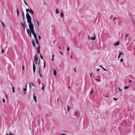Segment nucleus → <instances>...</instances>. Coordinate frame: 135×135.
Returning <instances> with one entry per match:
<instances>
[{
    "instance_id": "obj_4",
    "label": "nucleus",
    "mask_w": 135,
    "mask_h": 135,
    "mask_svg": "<svg viewBox=\"0 0 135 135\" xmlns=\"http://www.w3.org/2000/svg\"><path fill=\"white\" fill-rule=\"evenodd\" d=\"M35 60L34 62H35V64H37V62L38 60V57L36 55L35 57Z\"/></svg>"
},
{
    "instance_id": "obj_41",
    "label": "nucleus",
    "mask_w": 135,
    "mask_h": 135,
    "mask_svg": "<svg viewBox=\"0 0 135 135\" xmlns=\"http://www.w3.org/2000/svg\"><path fill=\"white\" fill-rule=\"evenodd\" d=\"M114 99L115 100H117L118 99L117 98H114Z\"/></svg>"
},
{
    "instance_id": "obj_54",
    "label": "nucleus",
    "mask_w": 135,
    "mask_h": 135,
    "mask_svg": "<svg viewBox=\"0 0 135 135\" xmlns=\"http://www.w3.org/2000/svg\"><path fill=\"white\" fill-rule=\"evenodd\" d=\"M97 71H98L99 70V69H97Z\"/></svg>"
},
{
    "instance_id": "obj_3",
    "label": "nucleus",
    "mask_w": 135,
    "mask_h": 135,
    "mask_svg": "<svg viewBox=\"0 0 135 135\" xmlns=\"http://www.w3.org/2000/svg\"><path fill=\"white\" fill-rule=\"evenodd\" d=\"M21 23L22 25V26L23 27V31H25V26L26 25V24L25 23V22L24 21L23 23L22 22H21Z\"/></svg>"
},
{
    "instance_id": "obj_57",
    "label": "nucleus",
    "mask_w": 135,
    "mask_h": 135,
    "mask_svg": "<svg viewBox=\"0 0 135 135\" xmlns=\"http://www.w3.org/2000/svg\"><path fill=\"white\" fill-rule=\"evenodd\" d=\"M116 18H115H115H114L113 19V20H114H114H115Z\"/></svg>"
},
{
    "instance_id": "obj_9",
    "label": "nucleus",
    "mask_w": 135,
    "mask_h": 135,
    "mask_svg": "<svg viewBox=\"0 0 135 135\" xmlns=\"http://www.w3.org/2000/svg\"><path fill=\"white\" fill-rule=\"evenodd\" d=\"M32 42L33 46L35 47V44L34 40H33Z\"/></svg>"
},
{
    "instance_id": "obj_60",
    "label": "nucleus",
    "mask_w": 135,
    "mask_h": 135,
    "mask_svg": "<svg viewBox=\"0 0 135 135\" xmlns=\"http://www.w3.org/2000/svg\"><path fill=\"white\" fill-rule=\"evenodd\" d=\"M59 49H61V47H59Z\"/></svg>"
},
{
    "instance_id": "obj_59",
    "label": "nucleus",
    "mask_w": 135,
    "mask_h": 135,
    "mask_svg": "<svg viewBox=\"0 0 135 135\" xmlns=\"http://www.w3.org/2000/svg\"><path fill=\"white\" fill-rule=\"evenodd\" d=\"M35 102H36V99H35Z\"/></svg>"
},
{
    "instance_id": "obj_1",
    "label": "nucleus",
    "mask_w": 135,
    "mask_h": 135,
    "mask_svg": "<svg viewBox=\"0 0 135 135\" xmlns=\"http://www.w3.org/2000/svg\"><path fill=\"white\" fill-rule=\"evenodd\" d=\"M26 18L27 19V22L28 23V26L30 30V31L31 32L34 31L33 26L31 22V17L27 12L26 14Z\"/></svg>"
},
{
    "instance_id": "obj_17",
    "label": "nucleus",
    "mask_w": 135,
    "mask_h": 135,
    "mask_svg": "<svg viewBox=\"0 0 135 135\" xmlns=\"http://www.w3.org/2000/svg\"><path fill=\"white\" fill-rule=\"evenodd\" d=\"M42 84L43 85L42 87V89L43 91L44 90V85L42 83Z\"/></svg>"
},
{
    "instance_id": "obj_10",
    "label": "nucleus",
    "mask_w": 135,
    "mask_h": 135,
    "mask_svg": "<svg viewBox=\"0 0 135 135\" xmlns=\"http://www.w3.org/2000/svg\"><path fill=\"white\" fill-rule=\"evenodd\" d=\"M56 72L55 69H54V75L56 76Z\"/></svg>"
},
{
    "instance_id": "obj_27",
    "label": "nucleus",
    "mask_w": 135,
    "mask_h": 135,
    "mask_svg": "<svg viewBox=\"0 0 135 135\" xmlns=\"http://www.w3.org/2000/svg\"><path fill=\"white\" fill-rule=\"evenodd\" d=\"M29 30L28 29H27V33H28V35H29Z\"/></svg>"
},
{
    "instance_id": "obj_5",
    "label": "nucleus",
    "mask_w": 135,
    "mask_h": 135,
    "mask_svg": "<svg viewBox=\"0 0 135 135\" xmlns=\"http://www.w3.org/2000/svg\"><path fill=\"white\" fill-rule=\"evenodd\" d=\"M35 64L34 63H33V71L34 73H35Z\"/></svg>"
},
{
    "instance_id": "obj_19",
    "label": "nucleus",
    "mask_w": 135,
    "mask_h": 135,
    "mask_svg": "<svg viewBox=\"0 0 135 135\" xmlns=\"http://www.w3.org/2000/svg\"><path fill=\"white\" fill-rule=\"evenodd\" d=\"M12 91L13 93H14L15 92L14 91V87L13 86L12 87Z\"/></svg>"
},
{
    "instance_id": "obj_14",
    "label": "nucleus",
    "mask_w": 135,
    "mask_h": 135,
    "mask_svg": "<svg viewBox=\"0 0 135 135\" xmlns=\"http://www.w3.org/2000/svg\"><path fill=\"white\" fill-rule=\"evenodd\" d=\"M123 53H122V52H120V53H119V56H118V59H119L120 57V55H123Z\"/></svg>"
},
{
    "instance_id": "obj_43",
    "label": "nucleus",
    "mask_w": 135,
    "mask_h": 135,
    "mask_svg": "<svg viewBox=\"0 0 135 135\" xmlns=\"http://www.w3.org/2000/svg\"><path fill=\"white\" fill-rule=\"evenodd\" d=\"M2 53L3 54V53L4 52V51H3V49H2Z\"/></svg>"
},
{
    "instance_id": "obj_24",
    "label": "nucleus",
    "mask_w": 135,
    "mask_h": 135,
    "mask_svg": "<svg viewBox=\"0 0 135 135\" xmlns=\"http://www.w3.org/2000/svg\"><path fill=\"white\" fill-rule=\"evenodd\" d=\"M38 72L39 74L41 73H40V68H39V69H38Z\"/></svg>"
},
{
    "instance_id": "obj_34",
    "label": "nucleus",
    "mask_w": 135,
    "mask_h": 135,
    "mask_svg": "<svg viewBox=\"0 0 135 135\" xmlns=\"http://www.w3.org/2000/svg\"><path fill=\"white\" fill-rule=\"evenodd\" d=\"M40 57H41V58L42 59V60H43V57L41 55H40Z\"/></svg>"
},
{
    "instance_id": "obj_62",
    "label": "nucleus",
    "mask_w": 135,
    "mask_h": 135,
    "mask_svg": "<svg viewBox=\"0 0 135 135\" xmlns=\"http://www.w3.org/2000/svg\"><path fill=\"white\" fill-rule=\"evenodd\" d=\"M68 88H69V89H70V86H69V87H68Z\"/></svg>"
},
{
    "instance_id": "obj_18",
    "label": "nucleus",
    "mask_w": 135,
    "mask_h": 135,
    "mask_svg": "<svg viewBox=\"0 0 135 135\" xmlns=\"http://www.w3.org/2000/svg\"><path fill=\"white\" fill-rule=\"evenodd\" d=\"M27 85H26V86L25 88H24V89H23V91H26V90H27Z\"/></svg>"
},
{
    "instance_id": "obj_37",
    "label": "nucleus",
    "mask_w": 135,
    "mask_h": 135,
    "mask_svg": "<svg viewBox=\"0 0 135 135\" xmlns=\"http://www.w3.org/2000/svg\"><path fill=\"white\" fill-rule=\"evenodd\" d=\"M118 89L120 91H122V90L121 89H120V88L119 87L118 88Z\"/></svg>"
},
{
    "instance_id": "obj_32",
    "label": "nucleus",
    "mask_w": 135,
    "mask_h": 135,
    "mask_svg": "<svg viewBox=\"0 0 135 135\" xmlns=\"http://www.w3.org/2000/svg\"><path fill=\"white\" fill-rule=\"evenodd\" d=\"M2 101H3V103H5V100L4 99H2Z\"/></svg>"
},
{
    "instance_id": "obj_38",
    "label": "nucleus",
    "mask_w": 135,
    "mask_h": 135,
    "mask_svg": "<svg viewBox=\"0 0 135 135\" xmlns=\"http://www.w3.org/2000/svg\"><path fill=\"white\" fill-rule=\"evenodd\" d=\"M9 135H14V134H13L11 133L10 132H9Z\"/></svg>"
},
{
    "instance_id": "obj_21",
    "label": "nucleus",
    "mask_w": 135,
    "mask_h": 135,
    "mask_svg": "<svg viewBox=\"0 0 135 135\" xmlns=\"http://www.w3.org/2000/svg\"><path fill=\"white\" fill-rule=\"evenodd\" d=\"M61 17L62 18L63 17V14L62 13H61Z\"/></svg>"
},
{
    "instance_id": "obj_20",
    "label": "nucleus",
    "mask_w": 135,
    "mask_h": 135,
    "mask_svg": "<svg viewBox=\"0 0 135 135\" xmlns=\"http://www.w3.org/2000/svg\"><path fill=\"white\" fill-rule=\"evenodd\" d=\"M45 61H44V68H45Z\"/></svg>"
},
{
    "instance_id": "obj_56",
    "label": "nucleus",
    "mask_w": 135,
    "mask_h": 135,
    "mask_svg": "<svg viewBox=\"0 0 135 135\" xmlns=\"http://www.w3.org/2000/svg\"><path fill=\"white\" fill-rule=\"evenodd\" d=\"M129 82L130 83H131L132 82V81L131 80H129Z\"/></svg>"
},
{
    "instance_id": "obj_16",
    "label": "nucleus",
    "mask_w": 135,
    "mask_h": 135,
    "mask_svg": "<svg viewBox=\"0 0 135 135\" xmlns=\"http://www.w3.org/2000/svg\"><path fill=\"white\" fill-rule=\"evenodd\" d=\"M55 12L56 14H58L59 13V11L58 9H56Z\"/></svg>"
},
{
    "instance_id": "obj_47",
    "label": "nucleus",
    "mask_w": 135,
    "mask_h": 135,
    "mask_svg": "<svg viewBox=\"0 0 135 135\" xmlns=\"http://www.w3.org/2000/svg\"><path fill=\"white\" fill-rule=\"evenodd\" d=\"M99 66L101 67L103 69L104 68L102 65H100Z\"/></svg>"
},
{
    "instance_id": "obj_35",
    "label": "nucleus",
    "mask_w": 135,
    "mask_h": 135,
    "mask_svg": "<svg viewBox=\"0 0 135 135\" xmlns=\"http://www.w3.org/2000/svg\"><path fill=\"white\" fill-rule=\"evenodd\" d=\"M2 24L3 25V26L5 28V25L2 22Z\"/></svg>"
},
{
    "instance_id": "obj_6",
    "label": "nucleus",
    "mask_w": 135,
    "mask_h": 135,
    "mask_svg": "<svg viewBox=\"0 0 135 135\" xmlns=\"http://www.w3.org/2000/svg\"><path fill=\"white\" fill-rule=\"evenodd\" d=\"M31 85L32 86H33L34 87L35 86V85L33 83H29V87L30 88L31 87Z\"/></svg>"
},
{
    "instance_id": "obj_8",
    "label": "nucleus",
    "mask_w": 135,
    "mask_h": 135,
    "mask_svg": "<svg viewBox=\"0 0 135 135\" xmlns=\"http://www.w3.org/2000/svg\"><path fill=\"white\" fill-rule=\"evenodd\" d=\"M120 42H117L115 43H114V45L115 46H116L117 45H118L119 44Z\"/></svg>"
},
{
    "instance_id": "obj_25",
    "label": "nucleus",
    "mask_w": 135,
    "mask_h": 135,
    "mask_svg": "<svg viewBox=\"0 0 135 135\" xmlns=\"http://www.w3.org/2000/svg\"><path fill=\"white\" fill-rule=\"evenodd\" d=\"M34 37L35 40H36V39H37V37L36 35L35 36H34Z\"/></svg>"
},
{
    "instance_id": "obj_44",
    "label": "nucleus",
    "mask_w": 135,
    "mask_h": 135,
    "mask_svg": "<svg viewBox=\"0 0 135 135\" xmlns=\"http://www.w3.org/2000/svg\"><path fill=\"white\" fill-rule=\"evenodd\" d=\"M24 3H25V4L27 6V3H26V2L25 1H24Z\"/></svg>"
},
{
    "instance_id": "obj_22",
    "label": "nucleus",
    "mask_w": 135,
    "mask_h": 135,
    "mask_svg": "<svg viewBox=\"0 0 135 135\" xmlns=\"http://www.w3.org/2000/svg\"><path fill=\"white\" fill-rule=\"evenodd\" d=\"M78 113L77 111H75L74 112L75 116H76V115Z\"/></svg>"
},
{
    "instance_id": "obj_23",
    "label": "nucleus",
    "mask_w": 135,
    "mask_h": 135,
    "mask_svg": "<svg viewBox=\"0 0 135 135\" xmlns=\"http://www.w3.org/2000/svg\"><path fill=\"white\" fill-rule=\"evenodd\" d=\"M129 88V86H125L124 87V89H127V88Z\"/></svg>"
},
{
    "instance_id": "obj_61",
    "label": "nucleus",
    "mask_w": 135,
    "mask_h": 135,
    "mask_svg": "<svg viewBox=\"0 0 135 135\" xmlns=\"http://www.w3.org/2000/svg\"><path fill=\"white\" fill-rule=\"evenodd\" d=\"M62 134L63 135H66V134Z\"/></svg>"
},
{
    "instance_id": "obj_51",
    "label": "nucleus",
    "mask_w": 135,
    "mask_h": 135,
    "mask_svg": "<svg viewBox=\"0 0 135 135\" xmlns=\"http://www.w3.org/2000/svg\"><path fill=\"white\" fill-rule=\"evenodd\" d=\"M92 73H90V77H91V75H92Z\"/></svg>"
},
{
    "instance_id": "obj_52",
    "label": "nucleus",
    "mask_w": 135,
    "mask_h": 135,
    "mask_svg": "<svg viewBox=\"0 0 135 135\" xmlns=\"http://www.w3.org/2000/svg\"><path fill=\"white\" fill-rule=\"evenodd\" d=\"M74 71L75 72H76V69L75 68L74 69Z\"/></svg>"
},
{
    "instance_id": "obj_39",
    "label": "nucleus",
    "mask_w": 135,
    "mask_h": 135,
    "mask_svg": "<svg viewBox=\"0 0 135 135\" xmlns=\"http://www.w3.org/2000/svg\"><path fill=\"white\" fill-rule=\"evenodd\" d=\"M38 37L39 39V40L41 39V38L40 36H39V35L38 36Z\"/></svg>"
},
{
    "instance_id": "obj_36",
    "label": "nucleus",
    "mask_w": 135,
    "mask_h": 135,
    "mask_svg": "<svg viewBox=\"0 0 135 135\" xmlns=\"http://www.w3.org/2000/svg\"><path fill=\"white\" fill-rule=\"evenodd\" d=\"M93 93V90H91V91H90V94H92Z\"/></svg>"
},
{
    "instance_id": "obj_26",
    "label": "nucleus",
    "mask_w": 135,
    "mask_h": 135,
    "mask_svg": "<svg viewBox=\"0 0 135 135\" xmlns=\"http://www.w3.org/2000/svg\"><path fill=\"white\" fill-rule=\"evenodd\" d=\"M67 107L68 108V111L69 112V111L70 108L69 107V106L68 105H67Z\"/></svg>"
},
{
    "instance_id": "obj_28",
    "label": "nucleus",
    "mask_w": 135,
    "mask_h": 135,
    "mask_svg": "<svg viewBox=\"0 0 135 135\" xmlns=\"http://www.w3.org/2000/svg\"><path fill=\"white\" fill-rule=\"evenodd\" d=\"M59 52L60 53V54L63 55V53L62 52H61V51H59Z\"/></svg>"
},
{
    "instance_id": "obj_50",
    "label": "nucleus",
    "mask_w": 135,
    "mask_h": 135,
    "mask_svg": "<svg viewBox=\"0 0 135 135\" xmlns=\"http://www.w3.org/2000/svg\"><path fill=\"white\" fill-rule=\"evenodd\" d=\"M103 69L104 71H107V70L106 69L104 68H103Z\"/></svg>"
},
{
    "instance_id": "obj_33",
    "label": "nucleus",
    "mask_w": 135,
    "mask_h": 135,
    "mask_svg": "<svg viewBox=\"0 0 135 135\" xmlns=\"http://www.w3.org/2000/svg\"><path fill=\"white\" fill-rule=\"evenodd\" d=\"M33 99H36V97L35 96V94L34 93V96H33Z\"/></svg>"
},
{
    "instance_id": "obj_64",
    "label": "nucleus",
    "mask_w": 135,
    "mask_h": 135,
    "mask_svg": "<svg viewBox=\"0 0 135 135\" xmlns=\"http://www.w3.org/2000/svg\"><path fill=\"white\" fill-rule=\"evenodd\" d=\"M6 135H9V134L8 133H7L6 134Z\"/></svg>"
},
{
    "instance_id": "obj_29",
    "label": "nucleus",
    "mask_w": 135,
    "mask_h": 135,
    "mask_svg": "<svg viewBox=\"0 0 135 135\" xmlns=\"http://www.w3.org/2000/svg\"><path fill=\"white\" fill-rule=\"evenodd\" d=\"M54 55H52V60L53 61L54 60Z\"/></svg>"
},
{
    "instance_id": "obj_7",
    "label": "nucleus",
    "mask_w": 135,
    "mask_h": 135,
    "mask_svg": "<svg viewBox=\"0 0 135 135\" xmlns=\"http://www.w3.org/2000/svg\"><path fill=\"white\" fill-rule=\"evenodd\" d=\"M40 45H38V47H37V51L38 53V54L40 53Z\"/></svg>"
},
{
    "instance_id": "obj_30",
    "label": "nucleus",
    "mask_w": 135,
    "mask_h": 135,
    "mask_svg": "<svg viewBox=\"0 0 135 135\" xmlns=\"http://www.w3.org/2000/svg\"><path fill=\"white\" fill-rule=\"evenodd\" d=\"M36 22L37 24V26H39V23H38V21L37 20H36Z\"/></svg>"
},
{
    "instance_id": "obj_58",
    "label": "nucleus",
    "mask_w": 135,
    "mask_h": 135,
    "mask_svg": "<svg viewBox=\"0 0 135 135\" xmlns=\"http://www.w3.org/2000/svg\"><path fill=\"white\" fill-rule=\"evenodd\" d=\"M71 59H73V57H72V55H71Z\"/></svg>"
},
{
    "instance_id": "obj_45",
    "label": "nucleus",
    "mask_w": 135,
    "mask_h": 135,
    "mask_svg": "<svg viewBox=\"0 0 135 135\" xmlns=\"http://www.w3.org/2000/svg\"><path fill=\"white\" fill-rule=\"evenodd\" d=\"M39 74V75H40V77L41 78H42V75H41V73L40 74Z\"/></svg>"
},
{
    "instance_id": "obj_31",
    "label": "nucleus",
    "mask_w": 135,
    "mask_h": 135,
    "mask_svg": "<svg viewBox=\"0 0 135 135\" xmlns=\"http://www.w3.org/2000/svg\"><path fill=\"white\" fill-rule=\"evenodd\" d=\"M22 15L23 17V16H24V12H23V11H22Z\"/></svg>"
},
{
    "instance_id": "obj_63",
    "label": "nucleus",
    "mask_w": 135,
    "mask_h": 135,
    "mask_svg": "<svg viewBox=\"0 0 135 135\" xmlns=\"http://www.w3.org/2000/svg\"><path fill=\"white\" fill-rule=\"evenodd\" d=\"M24 16H23V20H24Z\"/></svg>"
},
{
    "instance_id": "obj_13",
    "label": "nucleus",
    "mask_w": 135,
    "mask_h": 135,
    "mask_svg": "<svg viewBox=\"0 0 135 135\" xmlns=\"http://www.w3.org/2000/svg\"><path fill=\"white\" fill-rule=\"evenodd\" d=\"M35 41L36 42V44L38 45H39V43H38V40L37 39H36V40H35Z\"/></svg>"
},
{
    "instance_id": "obj_49",
    "label": "nucleus",
    "mask_w": 135,
    "mask_h": 135,
    "mask_svg": "<svg viewBox=\"0 0 135 135\" xmlns=\"http://www.w3.org/2000/svg\"><path fill=\"white\" fill-rule=\"evenodd\" d=\"M59 99L58 98L57 99V103H58L59 102Z\"/></svg>"
},
{
    "instance_id": "obj_40",
    "label": "nucleus",
    "mask_w": 135,
    "mask_h": 135,
    "mask_svg": "<svg viewBox=\"0 0 135 135\" xmlns=\"http://www.w3.org/2000/svg\"><path fill=\"white\" fill-rule=\"evenodd\" d=\"M123 59L122 58L121 59H120V61L121 62H123Z\"/></svg>"
},
{
    "instance_id": "obj_42",
    "label": "nucleus",
    "mask_w": 135,
    "mask_h": 135,
    "mask_svg": "<svg viewBox=\"0 0 135 135\" xmlns=\"http://www.w3.org/2000/svg\"><path fill=\"white\" fill-rule=\"evenodd\" d=\"M67 50L68 51H69V47L67 48Z\"/></svg>"
},
{
    "instance_id": "obj_11",
    "label": "nucleus",
    "mask_w": 135,
    "mask_h": 135,
    "mask_svg": "<svg viewBox=\"0 0 135 135\" xmlns=\"http://www.w3.org/2000/svg\"><path fill=\"white\" fill-rule=\"evenodd\" d=\"M94 37H91L90 39L91 40H94L95 39V35L94 34Z\"/></svg>"
},
{
    "instance_id": "obj_55",
    "label": "nucleus",
    "mask_w": 135,
    "mask_h": 135,
    "mask_svg": "<svg viewBox=\"0 0 135 135\" xmlns=\"http://www.w3.org/2000/svg\"><path fill=\"white\" fill-rule=\"evenodd\" d=\"M96 80L98 81H100V80L99 79H96Z\"/></svg>"
},
{
    "instance_id": "obj_48",
    "label": "nucleus",
    "mask_w": 135,
    "mask_h": 135,
    "mask_svg": "<svg viewBox=\"0 0 135 135\" xmlns=\"http://www.w3.org/2000/svg\"><path fill=\"white\" fill-rule=\"evenodd\" d=\"M22 70H24V66H22Z\"/></svg>"
},
{
    "instance_id": "obj_53",
    "label": "nucleus",
    "mask_w": 135,
    "mask_h": 135,
    "mask_svg": "<svg viewBox=\"0 0 135 135\" xmlns=\"http://www.w3.org/2000/svg\"><path fill=\"white\" fill-rule=\"evenodd\" d=\"M128 35H129V34H127L126 35V37H127L128 36Z\"/></svg>"
},
{
    "instance_id": "obj_46",
    "label": "nucleus",
    "mask_w": 135,
    "mask_h": 135,
    "mask_svg": "<svg viewBox=\"0 0 135 135\" xmlns=\"http://www.w3.org/2000/svg\"><path fill=\"white\" fill-rule=\"evenodd\" d=\"M30 37H31V31H30Z\"/></svg>"
},
{
    "instance_id": "obj_12",
    "label": "nucleus",
    "mask_w": 135,
    "mask_h": 135,
    "mask_svg": "<svg viewBox=\"0 0 135 135\" xmlns=\"http://www.w3.org/2000/svg\"><path fill=\"white\" fill-rule=\"evenodd\" d=\"M31 32H32V33L33 35L34 36H35L36 35L35 33V31H31Z\"/></svg>"
},
{
    "instance_id": "obj_2",
    "label": "nucleus",
    "mask_w": 135,
    "mask_h": 135,
    "mask_svg": "<svg viewBox=\"0 0 135 135\" xmlns=\"http://www.w3.org/2000/svg\"><path fill=\"white\" fill-rule=\"evenodd\" d=\"M26 11L27 12H29L30 13H31V14H32L33 15L34 14L31 8L30 9V10L27 8L26 9Z\"/></svg>"
},
{
    "instance_id": "obj_15",
    "label": "nucleus",
    "mask_w": 135,
    "mask_h": 135,
    "mask_svg": "<svg viewBox=\"0 0 135 135\" xmlns=\"http://www.w3.org/2000/svg\"><path fill=\"white\" fill-rule=\"evenodd\" d=\"M17 16H19V11H18V9H17Z\"/></svg>"
}]
</instances>
